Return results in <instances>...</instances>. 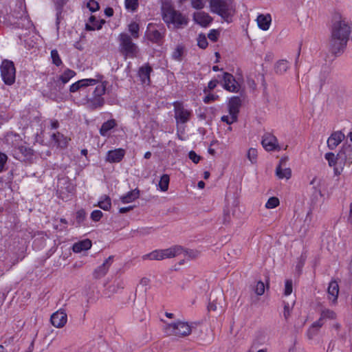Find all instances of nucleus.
I'll return each mask as SVG.
<instances>
[{
    "label": "nucleus",
    "mask_w": 352,
    "mask_h": 352,
    "mask_svg": "<svg viewBox=\"0 0 352 352\" xmlns=\"http://www.w3.org/2000/svg\"><path fill=\"white\" fill-rule=\"evenodd\" d=\"M225 307V300L223 296L219 294L215 299L210 302L208 309L210 311H222Z\"/></svg>",
    "instance_id": "nucleus-22"
},
{
    "label": "nucleus",
    "mask_w": 352,
    "mask_h": 352,
    "mask_svg": "<svg viewBox=\"0 0 352 352\" xmlns=\"http://www.w3.org/2000/svg\"><path fill=\"white\" fill-rule=\"evenodd\" d=\"M292 308L290 307L289 303L285 304L284 305V311L283 316L285 320H287L290 316Z\"/></svg>",
    "instance_id": "nucleus-56"
},
{
    "label": "nucleus",
    "mask_w": 352,
    "mask_h": 352,
    "mask_svg": "<svg viewBox=\"0 0 352 352\" xmlns=\"http://www.w3.org/2000/svg\"><path fill=\"white\" fill-rule=\"evenodd\" d=\"M140 196V191L138 189L133 190L129 192L126 195L120 197L121 201L123 204L131 203L137 199Z\"/></svg>",
    "instance_id": "nucleus-28"
},
{
    "label": "nucleus",
    "mask_w": 352,
    "mask_h": 352,
    "mask_svg": "<svg viewBox=\"0 0 352 352\" xmlns=\"http://www.w3.org/2000/svg\"><path fill=\"white\" fill-rule=\"evenodd\" d=\"M241 106V100L238 96L232 97L228 102V111L230 115H235L238 117L239 109Z\"/></svg>",
    "instance_id": "nucleus-19"
},
{
    "label": "nucleus",
    "mask_w": 352,
    "mask_h": 352,
    "mask_svg": "<svg viewBox=\"0 0 352 352\" xmlns=\"http://www.w3.org/2000/svg\"><path fill=\"white\" fill-rule=\"evenodd\" d=\"M336 317V314L333 311L326 309H323L321 311L320 317L318 320H322V321H324L325 318H329V319L333 320V319H335Z\"/></svg>",
    "instance_id": "nucleus-36"
},
{
    "label": "nucleus",
    "mask_w": 352,
    "mask_h": 352,
    "mask_svg": "<svg viewBox=\"0 0 352 352\" xmlns=\"http://www.w3.org/2000/svg\"><path fill=\"white\" fill-rule=\"evenodd\" d=\"M116 125V120L113 119L107 120L104 122L100 129V133L102 136H105L107 132L111 129L114 128Z\"/></svg>",
    "instance_id": "nucleus-30"
},
{
    "label": "nucleus",
    "mask_w": 352,
    "mask_h": 352,
    "mask_svg": "<svg viewBox=\"0 0 352 352\" xmlns=\"http://www.w3.org/2000/svg\"><path fill=\"white\" fill-rule=\"evenodd\" d=\"M349 221L351 224H352V202L349 206Z\"/></svg>",
    "instance_id": "nucleus-64"
},
{
    "label": "nucleus",
    "mask_w": 352,
    "mask_h": 352,
    "mask_svg": "<svg viewBox=\"0 0 352 352\" xmlns=\"http://www.w3.org/2000/svg\"><path fill=\"white\" fill-rule=\"evenodd\" d=\"M344 139V135L341 131H336L331 134L327 140L328 147L333 150Z\"/></svg>",
    "instance_id": "nucleus-20"
},
{
    "label": "nucleus",
    "mask_w": 352,
    "mask_h": 352,
    "mask_svg": "<svg viewBox=\"0 0 352 352\" xmlns=\"http://www.w3.org/2000/svg\"><path fill=\"white\" fill-rule=\"evenodd\" d=\"M133 208V206L123 207V208H120L119 209V212L120 213H125V212H127L130 211Z\"/></svg>",
    "instance_id": "nucleus-61"
},
{
    "label": "nucleus",
    "mask_w": 352,
    "mask_h": 352,
    "mask_svg": "<svg viewBox=\"0 0 352 352\" xmlns=\"http://www.w3.org/2000/svg\"><path fill=\"white\" fill-rule=\"evenodd\" d=\"M151 71L152 69L148 65H144L140 68L138 74L142 83L149 85Z\"/></svg>",
    "instance_id": "nucleus-26"
},
{
    "label": "nucleus",
    "mask_w": 352,
    "mask_h": 352,
    "mask_svg": "<svg viewBox=\"0 0 352 352\" xmlns=\"http://www.w3.org/2000/svg\"><path fill=\"white\" fill-rule=\"evenodd\" d=\"M51 58L53 64H54L56 66L58 67L62 65L63 62L56 50H52L51 51Z\"/></svg>",
    "instance_id": "nucleus-39"
},
{
    "label": "nucleus",
    "mask_w": 352,
    "mask_h": 352,
    "mask_svg": "<svg viewBox=\"0 0 352 352\" xmlns=\"http://www.w3.org/2000/svg\"><path fill=\"white\" fill-rule=\"evenodd\" d=\"M217 98V96H214V94H208L204 98V102L205 103H209L212 101L215 100Z\"/></svg>",
    "instance_id": "nucleus-57"
},
{
    "label": "nucleus",
    "mask_w": 352,
    "mask_h": 352,
    "mask_svg": "<svg viewBox=\"0 0 352 352\" xmlns=\"http://www.w3.org/2000/svg\"><path fill=\"white\" fill-rule=\"evenodd\" d=\"M124 4L126 9L133 12L138 7V0H125Z\"/></svg>",
    "instance_id": "nucleus-40"
},
{
    "label": "nucleus",
    "mask_w": 352,
    "mask_h": 352,
    "mask_svg": "<svg viewBox=\"0 0 352 352\" xmlns=\"http://www.w3.org/2000/svg\"><path fill=\"white\" fill-rule=\"evenodd\" d=\"M1 76L7 85H12L15 82L16 69L12 61L4 60L0 66Z\"/></svg>",
    "instance_id": "nucleus-8"
},
{
    "label": "nucleus",
    "mask_w": 352,
    "mask_h": 352,
    "mask_svg": "<svg viewBox=\"0 0 352 352\" xmlns=\"http://www.w3.org/2000/svg\"><path fill=\"white\" fill-rule=\"evenodd\" d=\"M169 182H170L169 175L167 174H164L161 177L159 184H158L160 189L163 192L167 191L168 189Z\"/></svg>",
    "instance_id": "nucleus-35"
},
{
    "label": "nucleus",
    "mask_w": 352,
    "mask_h": 352,
    "mask_svg": "<svg viewBox=\"0 0 352 352\" xmlns=\"http://www.w3.org/2000/svg\"><path fill=\"white\" fill-rule=\"evenodd\" d=\"M288 157L285 156L280 159L279 164L276 168V175L279 179H289L292 175L291 169L286 167Z\"/></svg>",
    "instance_id": "nucleus-11"
},
{
    "label": "nucleus",
    "mask_w": 352,
    "mask_h": 352,
    "mask_svg": "<svg viewBox=\"0 0 352 352\" xmlns=\"http://www.w3.org/2000/svg\"><path fill=\"white\" fill-rule=\"evenodd\" d=\"M102 217V212L99 210H94L91 214V218L94 221H98Z\"/></svg>",
    "instance_id": "nucleus-51"
},
{
    "label": "nucleus",
    "mask_w": 352,
    "mask_h": 352,
    "mask_svg": "<svg viewBox=\"0 0 352 352\" xmlns=\"http://www.w3.org/2000/svg\"><path fill=\"white\" fill-rule=\"evenodd\" d=\"M97 206L104 210H109L111 206V199L108 196H104V199L100 201Z\"/></svg>",
    "instance_id": "nucleus-37"
},
{
    "label": "nucleus",
    "mask_w": 352,
    "mask_h": 352,
    "mask_svg": "<svg viewBox=\"0 0 352 352\" xmlns=\"http://www.w3.org/2000/svg\"><path fill=\"white\" fill-rule=\"evenodd\" d=\"M257 155L258 153L256 149L251 148L248 151L247 157L251 162V163L254 164L256 162Z\"/></svg>",
    "instance_id": "nucleus-42"
},
{
    "label": "nucleus",
    "mask_w": 352,
    "mask_h": 352,
    "mask_svg": "<svg viewBox=\"0 0 352 352\" xmlns=\"http://www.w3.org/2000/svg\"><path fill=\"white\" fill-rule=\"evenodd\" d=\"M206 4L205 0H191V6L193 8L201 10L204 8Z\"/></svg>",
    "instance_id": "nucleus-47"
},
{
    "label": "nucleus",
    "mask_w": 352,
    "mask_h": 352,
    "mask_svg": "<svg viewBox=\"0 0 352 352\" xmlns=\"http://www.w3.org/2000/svg\"><path fill=\"white\" fill-rule=\"evenodd\" d=\"M68 0H56L55 6L56 10V23L58 24L61 18V14L64 6L67 3Z\"/></svg>",
    "instance_id": "nucleus-32"
},
{
    "label": "nucleus",
    "mask_w": 352,
    "mask_h": 352,
    "mask_svg": "<svg viewBox=\"0 0 352 352\" xmlns=\"http://www.w3.org/2000/svg\"><path fill=\"white\" fill-rule=\"evenodd\" d=\"M139 25L135 22H132L129 25V31L134 38L139 37Z\"/></svg>",
    "instance_id": "nucleus-38"
},
{
    "label": "nucleus",
    "mask_w": 352,
    "mask_h": 352,
    "mask_svg": "<svg viewBox=\"0 0 352 352\" xmlns=\"http://www.w3.org/2000/svg\"><path fill=\"white\" fill-rule=\"evenodd\" d=\"M280 204L279 199L276 197H270L265 204V207L269 209H272L277 207Z\"/></svg>",
    "instance_id": "nucleus-41"
},
{
    "label": "nucleus",
    "mask_w": 352,
    "mask_h": 352,
    "mask_svg": "<svg viewBox=\"0 0 352 352\" xmlns=\"http://www.w3.org/2000/svg\"><path fill=\"white\" fill-rule=\"evenodd\" d=\"M351 30L352 25L345 16L339 12L333 13L329 38V49L333 54L340 56L344 52Z\"/></svg>",
    "instance_id": "nucleus-1"
},
{
    "label": "nucleus",
    "mask_w": 352,
    "mask_h": 352,
    "mask_svg": "<svg viewBox=\"0 0 352 352\" xmlns=\"http://www.w3.org/2000/svg\"><path fill=\"white\" fill-rule=\"evenodd\" d=\"M222 122H226L228 124H232L236 122L238 120V117L235 115L223 116L221 118Z\"/></svg>",
    "instance_id": "nucleus-44"
},
{
    "label": "nucleus",
    "mask_w": 352,
    "mask_h": 352,
    "mask_svg": "<svg viewBox=\"0 0 352 352\" xmlns=\"http://www.w3.org/2000/svg\"><path fill=\"white\" fill-rule=\"evenodd\" d=\"M147 37L151 41L157 43L162 39V35L157 30H148L147 32Z\"/></svg>",
    "instance_id": "nucleus-33"
},
{
    "label": "nucleus",
    "mask_w": 352,
    "mask_h": 352,
    "mask_svg": "<svg viewBox=\"0 0 352 352\" xmlns=\"http://www.w3.org/2000/svg\"><path fill=\"white\" fill-rule=\"evenodd\" d=\"M223 87L230 92H238L240 89L239 84L236 81L234 76L228 73L224 72L223 76Z\"/></svg>",
    "instance_id": "nucleus-12"
},
{
    "label": "nucleus",
    "mask_w": 352,
    "mask_h": 352,
    "mask_svg": "<svg viewBox=\"0 0 352 352\" xmlns=\"http://www.w3.org/2000/svg\"><path fill=\"white\" fill-rule=\"evenodd\" d=\"M254 292L258 296L263 295L265 292L264 283L261 281L257 282V283L256 284L255 287H254Z\"/></svg>",
    "instance_id": "nucleus-48"
},
{
    "label": "nucleus",
    "mask_w": 352,
    "mask_h": 352,
    "mask_svg": "<svg viewBox=\"0 0 352 352\" xmlns=\"http://www.w3.org/2000/svg\"><path fill=\"white\" fill-rule=\"evenodd\" d=\"M113 258L112 256H109L100 266L95 270L94 272L95 278L99 279L105 276L112 264Z\"/></svg>",
    "instance_id": "nucleus-16"
},
{
    "label": "nucleus",
    "mask_w": 352,
    "mask_h": 352,
    "mask_svg": "<svg viewBox=\"0 0 352 352\" xmlns=\"http://www.w3.org/2000/svg\"><path fill=\"white\" fill-rule=\"evenodd\" d=\"M100 80L94 79V78H85L80 80L74 83H73L69 88V91L72 93H74L78 91L80 88L86 87L90 85H96Z\"/></svg>",
    "instance_id": "nucleus-15"
},
{
    "label": "nucleus",
    "mask_w": 352,
    "mask_h": 352,
    "mask_svg": "<svg viewBox=\"0 0 352 352\" xmlns=\"http://www.w3.org/2000/svg\"><path fill=\"white\" fill-rule=\"evenodd\" d=\"M184 52V48L181 45H177L173 52L172 57L177 60H180Z\"/></svg>",
    "instance_id": "nucleus-43"
},
{
    "label": "nucleus",
    "mask_w": 352,
    "mask_h": 352,
    "mask_svg": "<svg viewBox=\"0 0 352 352\" xmlns=\"http://www.w3.org/2000/svg\"><path fill=\"white\" fill-rule=\"evenodd\" d=\"M218 84V80H210L208 83V89L209 90H212L214 89L217 85Z\"/></svg>",
    "instance_id": "nucleus-58"
},
{
    "label": "nucleus",
    "mask_w": 352,
    "mask_h": 352,
    "mask_svg": "<svg viewBox=\"0 0 352 352\" xmlns=\"http://www.w3.org/2000/svg\"><path fill=\"white\" fill-rule=\"evenodd\" d=\"M328 299L331 301L333 304H336L337 302L338 294H339V286L336 280H332L329 283L328 289Z\"/></svg>",
    "instance_id": "nucleus-18"
},
{
    "label": "nucleus",
    "mask_w": 352,
    "mask_h": 352,
    "mask_svg": "<svg viewBox=\"0 0 352 352\" xmlns=\"http://www.w3.org/2000/svg\"><path fill=\"white\" fill-rule=\"evenodd\" d=\"M19 150L20 153L24 155V156L27 158L31 157L33 155V150L30 148L21 146L19 147Z\"/></svg>",
    "instance_id": "nucleus-45"
},
{
    "label": "nucleus",
    "mask_w": 352,
    "mask_h": 352,
    "mask_svg": "<svg viewBox=\"0 0 352 352\" xmlns=\"http://www.w3.org/2000/svg\"><path fill=\"white\" fill-rule=\"evenodd\" d=\"M87 7L91 12H96L99 10L100 8L98 3L95 0H89L87 3Z\"/></svg>",
    "instance_id": "nucleus-50"
},
{
    "label": "nucleus",
    "mask_w": 352,
    "mask_h": 352,
    "mask_svg": "<svg viewBox=\"0 0 352 352\" xmlns=\"http://www.w3.org/2000/svg\"><path fill=\"white\" fill-rule=\"evenodd\" d=\"M76 72L74 70H72L70 69H67L64 71V72L59 76L58 80L57 81V84H58L60 82L65 85L67 83L71 78L74 77L76 76Z\"/></svg>",
    "instance_id": "nucleus-29"
},
{
    "label": "nucleus",
    "mask_w": 352,
    "mask_h": 352,
    "mask_svg": "<svg viewBox=\"0 0 352 352\" xmlns=\"http://www.w3.org/2000/svg\"><path fill=\"white\" fill-rule=\"evenodd\" d=\"M219 33L216 30H212L208 34V38L212 41H217L219 37Z\"/></svg>",
    "instance_id": "nucleus-53"
},
{
    "label": "nucleus",
    "mask_w": 352,
    "mask_h": 352,
    "mask_svg": "<svg viewBox=\"0 0 352 352\" xmlns=\"http://www.w3.org/2000/svg\"><path fill=\"white\" fill-rule=\"evenodd\" d=\"M104 13L107 16H111L113 14V10L111 8H107L105 9Z\"/></svg>",
    "instance_id": "nucleus-63"
},
{
    "label": "nucleus",
    "mask_w": 352,
    "mask_h": 352,
    "mask_svg": "<svg viewBox=\"0 0 352 352\" xmlns=\"http://www.w3.org/2000/svg\"><path fill=\"white\" fill-rule=\"evenodd\" d=\"M183 252V248L179 245H174L164 250H156L142 256L144 261H162L165 258H174Z\"/></svg>",
    "instance_id": "nucleus-4"
},
{
    "label": "nucleus",
    "mask_w": 352,
    "mask_h": 352,
    "mask_svg": "<svg viewBox=\"0 0 352 352\" xmlns=\"http://www.w3.org/2000/svg\"><path fill=\"white\" fill-rule=\"evenodd\" d=\"M125 151L122 148H118L109 151L107 153V161L111 163L120 162L124 157Z\"/></svg>",
    "instance_id": "nucleus-21"
},
{
    "label": "nucleus",
    "mask_w": 352,
    "mask_h": 352,
    "mask_svg": "<svg viewBox=\"0 0 352 352\" xmlns=\"http://www.w3.org/2000/svg\"><path fill=\"white\" fill-rule=\"evenodd\" d=\"M210 11L217 14L227 22L234 14L235 10L232 0H209Z\"/></svg>",
    "instance_id": "nucleus-3"
},
{
    "label": "nucleus",
    "mask_w": 352,
    "mask_h": 352,
    "mask_svg": "<svg viewBox=\"0 0 352 352\" xmlns=\"http://www.w3.org/2000/svg\"><path fill=\"white\" fill-rule=\"evenodd\" d=\"M261 144L267 151H272L278 147L277 138L271 133H265L263 135Z\"/></svg>",
    "instance_id": "nucleus-14"
},
{
    "label": "nucleus",
    "mask_w": 352,
    "mask_h": 352,
    "mask_svg": "<svg viewBox=\"0 0 352 352\" xmlns=\"http://www.w3.org/2000/svg\"><path fill=\"white\" fill-rule=\"evenodd\" d=\"M162 16L164 21L170 28H183L188 23V19L186 16L169 5L163 6Z\"/></svg>",
    "instance_id": "nucleus-2"
},
{
    "label": "nucleus",
    "mask_w": 352,
    "mask_h": 352,
    "mask_svg": "<svg viewBox=\"0 0 352 352\" xmlns=\"http://www.w3.org/2000/svg\"><path fill=\"white\" fill-rule=\"evenodd\" d=\"M324 321H322V320H318L314 322L307 330V336L309 340H312L316 336H317L320 328L324 325Z\"/></svg>",
    "instance_id": "nucleus-23"
},
{
    "label": "nucleus",
    "mask_w": 352,
    "mask_h": 352,
    "mask_svg": "<svg viewBox=\"0 0 352 352\" xmlns=\"http://www.w3.org/2000/svg\"><path fill=\"white\" fill-rule=\"evenodd\" d=\"M193 20L203 27L208 25L212 21V17L205 12H197L193 14Z\"/></svg>",
    "instance_id": "nucleus-17"
},
{
    "label": "nucleus",
    "mask_w": 352,
    "mask_h": 352,
    "mask_svg": "<svg viewBox=\"0 0 352 352\" xmlns=\"http://www.w3.org/2000/svg\"><path fill=\"white\" fill-rule=\"evenodd\" d=\"M8 157L5 153L0 152V172H1L4 168L5 164L6 163Z\"/></svg>",
    "instance_id": "nucleus-54"
},
{
    "label": "nucleus",
    "mask_w": 352,
    "mask_h": 352,
    "mask_svg": "<svg viewBox=\"0 0 352 352\" xmlns=\"http://www.w3.org/2000/svg\"><path fill=\"white\" fill-rule=\"evenodd\" d=\"M188 156L189 158L195 164H197L200 160V156L197 155V153L193 151L189 152Z\"/></svg>",
    "instance_id": "nucleus-55"
},
{
    "label": "nucleus",
    "mask_w": 352,
    "mask_h": 352,
    "mask_svg": "<svg viewBox=\"0 0 352 352\" xmlns=\"http://www.w3.org/2000/svg\"><path fill=\"white\" fill-rule=\"evenodd\" d=\"M91 241L89 239H84L79 242L75 243L73 245L72 250L76 253L81 252L82 251L88 250L91 248Z\"/></svg>",
    "instance_id": "nucleus-24"
},
{
    "label": "nucleus",
    "mask_w": 352,
    "mask_h": 352,
    "mask_svg": "<svg viewBox=\"0 0 352 352\" xmlns=\"http://www.w3.org/2000/svg\"><path fill=\"white\" fill-rule=\"evenodd\" d=\"M106 85H98L95 88L92 96L87 97L85 104L90 109H96L102 107L104 104V99L102 96L105 94Z\"/></svg>",
    "instance_id": "nucleus-6"
},
{
    "label": "nucleus",
    "mask_w": 352,
    "mask_h": 352,
    "mask_svg": "<svg viewBox=\"0 0 352 352\" xmlns=\"http://www.w3.org/2000/svg\"><path fill=\"white\" fill-rule=\"evenodd\" d=\"M164 330L168 336L184 337L190 334L192 327L188 322L178 321L175 323L168 324L165 326Z\"/></svg>",
    "instance_id": "nucleus-5"
},
{
    "label": "nucleus",
    "mask_w": 352,
    "mask_h": 352,
    "mask_svg": "<svg viewBox=\"0 0 352 352\" xmlns=\"http://www.w3.org/2000/svg\"><path fill=\"white\" fill-rule=\"evenodd\" d=\"M175 118L177 122L186 123L187 122L190 116V112L186 109L182 104L179 102H175L173 103Z\"/></svg>",
    "instance_id": "nucleus-10"
},
{
    "label": "nucleus",
    "mask_w": 352,
    "mask_h": 352,
    "mask_svg": "<svg viewBox=\"0 0 352 352\" xmlns=\"http://www.w3.org/2000/svg\"><path fill=\"white\" fill-rule=\"evenodd\" d=\"M120 52L126 56L134 57L136 56L138 49L129 35L121 33L119 35Z\"/></svg>",
    "instance_id": "nucleus-7"
},
{
    "label": "nucleus",
    "mask_w": 352,
    "mask_h": 352,
    "mask_svg": "<svg viewBox=\"0 0 352 352\" xmlns=\"http://www.w3.org/2000/svg\"><path fill=\"white\" fill-rule=\"evenodd\" d=\"M258 26L263 30H267L271 23V16L270 14H260L257 17Z\"/></svg>",
    "instance_id": "nucleus-27"
},
{
    "label": "nucleus",
    "mask_w": 352,
    "mask_h": 352,
    "mask_svg": "<svg viewBox=\"0 0 352 352\" xmlns=\"http://www.w3.org/2000/svg\"><path fill=\"white\" fill-rule=\"evenodd\" d=\"M292 292V281L291 280H287L285 285L284 294L286 296L291 294Z\"/></svg>",
    "instance_id": "nucleus-52"
},
{
    "label": "nucleus",
    "mask_w": 352,
    "mask_h": 352,
    "mask_svg": "<svg viewBox=\"0 0 352 352\" xmlns=\"http://www.w3.org/2000/svg\"><path fill=\"white\" fill-rule=\"evenodd\" d=\"M52 140L55 142L56 145L59 147L64 148L67 144V140L60 133H54L52 135Z\"/></svg>",
    "instance_id": "nucleus-31"
},
{
    "label": "nucleus",
    "mask_w": 352,
    "mask_h": 352,
    "mask_svg": "<svg viewBox=\"0 0 352 352\" xmlns=\"http://www.w3.org/2000/svg\"><path fill=\"white\" fill-rule=\"evenodd\" d=\"M85 212L84 210H80L76 212V221L80 225L85 219Z\"/></svg>",
    "instance_id": "nucleus-49"
},
{
    "label": "nucleus",
    "mask_w": 352,
    "mask_h": 352,
    "mask_svg": "<svg viewBox=\"0 0 352 352\" xmlns=\"http://www.w3.org/2000/svg\"><path fill=\"white\" fill-rule=\"evenodd\" d=\"M338 157V153L337 155H335L333 153H327L325 154V159L328 161L329 165L330 166H335L337 165L338 166L334 168V171L336 175H340V170L339 168H340Z\"/></svg>",
    "instance_id": "nucleus-25"
},
{
    "label": "nucleus",
    "mask_w": 352,
    "mask_h": 352,
    "mask_svg": "<svg viewBox=\"0 0 352 352\" xmlns=\"http://www.w3.org/2000/svg\"><path fill=\"white\" fill-rule=\"evenodd\" d=\"M288 67V62L285 60H280L276 63L275 71L277 74H283L287 70Z\"/></svg>",
    "instance_id": "nucleus-34"
},
{
    "label": "nucleus",
    "mask_w": 352,
    "mask_h": 352,
    "mask_svg": "<svg viewBox=\"0 0 352 352\" xmlns=\"http://www.w3.org/2000/svg\"><path fill=\"white\" fill-rule=\"evenodd\" d=\"M50 320L54 327L61 328L67 323V314L64 310L60 309L52 315Z\"/></svg>",
    "instance_id": "nucleus-13"
},
{
    "label": "nucleus",
    "mask_w": 352,
    "mask_h": 352,
    "mask_svg": "<svg viewBox=\"0 0 352 352\" xmlns=\"http://www.w3.org/2000/svg\"><path fill=\"white\" fill-rule=\"evenodd\" d=\"M101 28V25H99L98 27H96L95 25H89L88 23L86 24V30H89V31H92V30H95L96 29H100Z\"/></svg>",
    "instance_id": "nucleus-59"
},
{
    "label": "nucleus",
    "mask_w": 352,
    "mask_h": 352,
    "mask_svg": "<svg viewBox=\"0 0 352 352\" xmlns=\"http://www.w3.org/2000/svg\"><path fill=\"white\" fill-rule=\"evenodd\" d=\"M197 45L201 49H205L208 46V41L204 34H199L197 38Z\"/></svg>",
    "instance_id": "nucleus-46"
},
{
    "label": "nucleus",
    "mask_w": 352,
    "mask_h": 352,
    "mask_svg": "<svg viewBox=\"0 0 352 352\" xmlns=\"http://www.w3.org/2000/svg\"><path fill=\"white\" fill-rule=\"evenodd\" d=\"M338 159L341 170H342L343 166L345 164L350 165L352 164V144H344L338 153Z\"/></svg>",
    "instance_id": "nucleus-9"
},
{
    "label": "nucleus",
    "mask_w": 352,
    "mask_h": 352,
    "mask_svg": "<svg viewBox=\"0 0 352 352\" xmlns=\"http://www.w3.org/2000/svg\"><path fill=\"white\" fill-rule=\"evenodd\" d=\"M248 84L250 87H251L252 89H254L256 88V83L254 82V80L251 78H248Z\"/></svg>",
    "instance_id": "nucleus-62"
},
{
    "label": "nucleus",
    "mask_w": 352,
    "mask_h": 352,
    "mask_svg": "<svg viewBox=\"0 0 352 352\" xmlns=\"http://www.w3.org/2000/svg\"><path fill=\"white\" fill-rule=\"evenodd\" d=\"M151 229H152L151 228H143L140 229L138 232L141 234H147L150 233Z\"/></svg>",
    "instance_id": "nucleus-60"
}]
</instances>
